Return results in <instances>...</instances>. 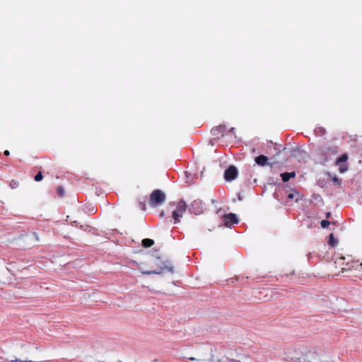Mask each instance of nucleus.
<instances>
[{
  "label": "nucleus",
  "instance_id": "nucleus-1",
  "mask_svg": "<svg viewBox=\"0 0 362 362\" xmlns=\"http://www.w3.org/2000/svg\"><path fill=\"white\" fill-rule=\"evenodd\" d=\"M334 275L347 276L355 271L362 272V263L355 260L351 256H339L335 258Z\"/></svg>",
  "mask_w": 362,
  "mask_h": 362
},
{
  "label": "nucleus",
  "instance_id": "nucleus-2",
  "mask_svg": "<svg viewBox=\"0 0 362 362\" xmlns=\"http://www.w3.org/2000/svg\"><path fill=\"white\" fill-rule=\"evenodd\" d=\"M339 152V148L336 145L325 144L319 146L315 151L316 158L320 163H325L329 161L332 156Z\"/></svg>",
  "mask_w": 362,
  "mask_h": 362
},
{
  "label": "nucleus",
  "instance_id": "nucleus-3",
  "mask_svg": "<svg viewBox=\"0 0 362 362\" xmlns=\"http://www.w3.org/2000/svg\"><path fill=\"white\" fill-rule=\"evenodd\" d=\"M300 354V359L305 362H315L319 358V353L315 348H310L304 345L297 347Z\"/></svg>",
  "mask_w": 362,
  "mask_h": 362
},
{
  "label": "nucleus",
  "instance_id": "nucleus-4",
  "mask_svg": "<svg viewBox=\"0 0 362 362\" xmlns=\"http://www.w3.org/2000/svg\"><path fill=\"white\" fill-rule=\"evenodd\" d=\"M187 209L186 203L183 200H180L177 204L175 209L172 212V216L174 219V223L180 222V218Z\"/></svg>",
  "mask_w": 362,
  "mask_h": 362
},
{
  "label": "nucleus",
  "instance_id": "nucleus-5",
  "mask_svg": "<svg viewBox=\"0 0 362 362\" xmlns=\"http://www.w3.org/2000/svg\"><path fill=\"white\" fill-rule=\"evenodd\" d=\"M156 262H159V263H157L158 267L156 269L143 271L141 273L143 274H160L165 270L170 272H173V267L172 266L167 265L165 262L160 261L159 258L156 259Z\"/></svg>",
  "mask_w": 362,
  "mask_h": 362
},
{
  "label": "nucleus",
  "instance_id": "nucleus-6",
  "mask_svg": "<svg viewBox=\"0 0 362 362\" xmlns=\"http://www.w3.org/2000/svg\"><path fill=\"white\" fill-rule=\"evenodd\" d=\"M165 200V194L160 189H156L152 192L150 196V204L155 206L163 204Z\"/></svg>",
  "mask_w": 362,
  "mask_h": 362
},
{
  "label": "nucleus",
  "instance_id": "nucleus-7",
  "mask_svg": "<svg viewBox=\"0 0 362 362\" xmlns=\"http://www.w3.org/2000/svg\"><path fill=\"white\" fill-rule=\"evenodd\" d=\"M223 221L224 223V226L226 227H231L232 226L237 224L239 222L237 216L233 213L225 214L223 216Z\"/></svg>",
  "mask_w": 362,
  "mask_h": 362
},
{
  "label": "nucleus",
  "instance_id": "nucleus-8",
  "mask_svg": "<svg viewBox=\"0 0 362 362\" xmlns=\"http://www.w3.org/2000/svg\"><path fill=\"white\" fill-rule=\"evenodd\" d=\"M189 210L195 215L201 214L204 211V204L199 200H194L191 203Z\"/></svg>",
  "mask_w": 362,
  "mask_h": 362
},
{
  "label": "nucleus",
  "instance_id": "nucleus-9",
  "mask_svg": "<svg viewBox=\"0 0 362 362\" xmlns=\"http://www.w3.org/2000/svg\"><path fill=\"white\" fill-rule=\"evenodd\" d=\"M238 175V169L234 165H230L224 172V178L227 181L235 180Z\"/></svg>",
  "mask_w": 362,
  "mask_h": 362
},
{
  "label": "nucleus",
  "instance_id": "nucleus-10",
  "mask_svg": "<svg viewBox=\"0 0 362 362\" xmlns=\"http://www.w3.org/2000/svg\"><path fill=\"white\" fill-rule=\"evenodd\" d=\"M226 127L224 125L216 126L211 129V133L216 138L219 139L225 134Z\"/></svg>",
  "mask_w": 362,
  "mask_h": 362
},
{
  "label": "nucleus",
  "instance_id": "nucleus-11",
  "mask_svg": "<svg viewBox=\"0 0 362 362\" xmlns=\"http://www.w3.org/2000/svg\"><path fill=\"white\" fill-rule=\"evenodd\" d=\"M255 162L260 166H264L268 161V158L264 155L258 156L255 158Z\"/></svg>",
  "mask_w": 362,
  "mask_h": 362
},
{
  "label": "nucleus",
  "instance_id": "nucleus-12",
  "mask_svg": "<svg viewBox=\"0 0 362 362\" xmlns=\"http://www.w3.org/2000/svg\"><path fill=\"white\" fill-rule=\"evenodd\" d=\"M280 176H281L282 180L284 182H286L290 180V178H293V177H296V173L294 171L291 172V173H281Z\"/></svg>",
  "mask_w": 362,
  "mask_h": 362
},
{
  "label": "nucleus",
  "instance_id": "nucleus-13",
  "mask_svg": "<svg viewBox=\"0 0 362 362\" xmlns=\"http://www.w3.org/2000/svg\"><path fill=\"white\" fill-rule=\"evenodd\" d=\"M141 244L144 247H150L154 245V241L152 239L145 238L142 240Z\"/></svg>",
  "mask_w": 362,
  "mask_h": 362
},
{
  "label": "nucleus",
  "instance_id": "nucleus-14",
  "mask_svg": "<svg viewBox=\"0 0 362 362\" xmlns=\"http://www.w3.org/2000/svg\"><path fill=\"white\" fill-rule=\"evenodd\" d=\"M314 132L316 136H323L326 133V129L322 127H317Z\"/></svg>",
  "mask_w": 362,
  "mask_h": 362
},
{
  "label": "nucleus",
  "instance_id": "nucleus-15",
  "mask_svg": "<svg viewBox=\"0 0 362 362\" xmlns=\"http://www.w3.org/2000/svg\"><path fill=\"white\" fill-rule=\"evenodd\" d=\"M348 154L344 153L339 158L336 160V165H339L341 163H345L348 160Z\"/></svg>",
  "mask_w": 362,
  "mask_h": 362
},
{
  "label": "nucleus",
  "instance_id": "nucleus-16",
  "mask_svg": "<svg viewBox=\"0 0 362 362\" xmlns=\"http://www.w3.org/2000/svg\"><path fill=\"white\" fill-rule=\"evenodd\" d=\"M329 245L334 247L337 244V240L334 238V235L331 233L329 236Z\"/></svg>",
  "mask_w": 362,
  "mask_h": 362
},
{
  "label": "nucleus",
  "instance_id": "nucleus-17",
  "mask_svg": "<svg viewBox=\"0 0 362 362\" xmlns=\"http://www.w3.org/2000/svg\"><path fill=\"white\" fill-rule=\"evenodd\" d=\"M57 193H58L59 197H63L64 196V190L63 187L58 186L57 188Z\"/></svg>",
  "mask_w": 362,
  "mask_h": 362
},
{
  "label": "nucleus",
  "instance_id": "nucleus-18",
  "mask_svg": "<svg viewBox=\"0 0 362 362\" xmlns=\"http://www.w3.org/2000/svg\"><path fill=\"white\" fill-rule=\"evenodd\" d=\"M43 176L42 172H39L35 176V180L36 182H40L42 180Z\"/></svg>",
  "mask_w": 362,
  "mask_h": 362
},
{
  "label": "nucleus",
  "instance_id": "nucleus-19",
  "mask_svg": "<svg viewBox=\"0 0 362 362\" xmlns=\"http://www.w3.org/2000/svg\"><path fill=\"white\" fill-rule=\"evenodd\" d=\"M320 224L321 226L325 228H327L330 224V222L327 220H322Z\"/></svg>",
  "mask_w": 362,
  "mask_h": 362
},
{
  "label": "nucleus",
  "instance_id": "nucleus-20",
  "mask_svg": "<svg viewBox=\"0 0 362 362\" xmlns=\"http://www.w3.org/2000/svg\"><path fill=\"white\" fill-rule=\"evenodd\" d=\"M347 169L348 168H347L346 165H341L339 166V172L341 173H343L346 172L347 170Z\"/></svg>",
  "mask_w": 362,
  "mask_h": 362
},
{
  "label": "nucleus",
  "instance_id": "nucleus-21",
  "mask_svg": "<svg viewBox=\"0 0 362 362\" xmlns=\"http://www.w3.org/2000/svg\"><path fill=\"white\" fill-rule=\"evenodd\" d=\"M295 197V194L293 193H290L288 194L287 197L289 199H293Z\"/></svg>",
  "mask_w": 362,
  "mask_h": 362
},
{
  "label": "nucleus",
  "instance_id": "nucleus-22",
  "mask_svg": "<svg viewBox=\"0 0 362 362\" xmlns=\"http://www.w3.org/2000/svg\"><path fill=\"white\" fill-rule=\"evenodd\" d=\"M4 154L5 156H9L10 155V152H9V151L6 150V151H4Z\"/></svg>",
  "mask_w": 362,
  "mask_h": 362
},
{
  "label": "nucleus",
  "instance_id": "nucleus-23",
  "mask_svg": "<svg viewBox=\"0 0 362 362\" xmlns=\"http://www.w3.org/2000/svg\"><path fill=\"white\" fill-rule=\"evenodd\" d=\"M330 216H331V213L330 212H327L326 214V218H329Z\"/></svg>",
  "mask_w": 362,
  "mask_h": 362
},
{
  "label": "nucleus",
  "instance_id": "nucleus-24",
  "mask_svg": "<svg viewBox=\"0 0 362 362\" xmlns=\"http://www.w3.org/2000/svg\"><path fill=\"white\" fill-rule=\"evenodd\" d=\"M189 359L191 360V361H195L196 360V358L194 357H189Z\"/></svg>",
  "mask_w": 362,
  "mask_h": 362
},
{
  "label": "nucleus",
  "instance_id": "nucleus-25",
  "mask_svg": "<svg viewBox=\"0 0 362 362\" xmlns=\"http://www.w3.org/2000/svg\"><path fill=\"white\" fill-rule=\"evenodd\" d=\"M34 235H35V237H36V240H39V238H38L37 234L36 233H34Z\"/></svg>",
  "mask_w": 362,
  "mask_h": 362
},
{
  "label": "nucleus",
  "instance_id": "nucleus-26",
  "mask_svg": "<svg viewBox=\"0 0 362 362\" xmlns=\"http://www.w3.org/2000/svg\"><path fill=\"white\" fill-rule=\"evenodd\" d=\"M233 131H234V128H233V127H232V128L229 130V132H233Z\"/></svg>",
  "mask_w": 362,
  "mask_h": 362
},
{
  "label": "nucleus",
  "instance_id": "nucleus-27",
  "mask_svg": "<svg viewBox=\"0 0 362 362\" xmlns=\"http://www.w3.org/2000/svg\"><path fill=\"white\" fill-rule=\"evenodd\" d=\"M15 185H16V182H14V184L12 185V182L11 183V187H13V186H15Z\"/></svg>",
  "mask_w": 362,
  "mask_h": 362
},
{
  "label": "nucleus",
  "instance_id": "nucleus-28",
  "mask_svg": "<svg viewBox=\"0 0 362 362\" xmlns=\"http://www.w3.org/2000/svg\"><path fill=\"white\" fill-rule=\"evenodd\" d=\"M15 185H16V182H14V184L12 185V182L11 183V187H13V186H15Z\"/></svg>",
  "mask_w": 362,
  "mask_h": 362
},
{
  "label": "nucleus",
  "instance_id": "nucleus-29",
  "mask_svg": "<svg viewBox=\"0 0 362 362\" xmlns=\"http://www.w3.org/2000/svg\"><path fill=\"white\" fill-rule=\"evenodd\" d=\"M15 185H16V182H14V184L12 185V182L11 183V187H13V186H15Z\"/></svg>",
  "mask_w": 362,
  "mask_h": 362
},
{
  "label": "nucleus",
  "instance_id": "nucleus-30",
  "mask_svg": "<svg viewBox=\"0 0 362 362\" xmlns=\"http://www.w3.org/2000/svg\"><path fill=\"white\" fill-rule=\"evenodd\" d=\"M334 182H338V179L337 178H334Z\"/></svg>",
  "mask_w": 362,
  "mask_h": 362
},
{
  "label": "nucleus",
  "instance_id": "nucleus-31",
  "mask_svg": "<svg viewBox=\"0 0 362 362\" xmlns=\"http://www.w3.org/2000/svg\"><path fill=\"white\" fill-rule=\"evenodd\" d=\"M362 273V272H361Z\"/></svg>",
  "mask_w": 362,
  "mask_h": 362
}]
</instances>
